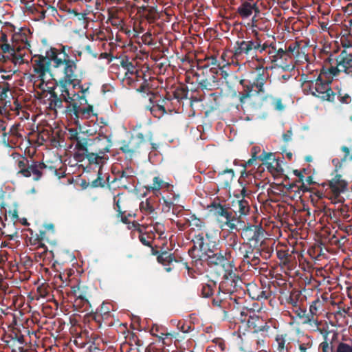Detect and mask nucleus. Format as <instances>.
Returning <instances> with one entry per match:
<instances>
[{
    "mask_svg": "<svg viewBox=\"0 0 352 352\" xmlns=\"http://www.w3.org/2000/svg\"><path fill=\"white\" fill-rule=\"evenodd\" d=\"M78 113H72L75 119L89 118L91 116H97V113H94L93 106L88 104L87 107H79L77 109Z\"/></svg>",
    "mask_w": 352,
    "mask_h": 352,
    "instance_id": "obj_49",
    "label": "nucleus"
},
{
    "mask_svg": "<svg viewBox=\"0 0 352 352\" xmlns=\"http://www.w3.org/2000/svg\"><path fill=\"white\" fill-rule=\"evenodd\" d=\"M74 307L78 310L82 309V311H87L91 307V304L89 298H87L86 302L81 299L75 298Z\"/></svg>",
    "mask_w": 352,
    "mask_h": 352,
    "instance_id": "obj_56",
    "label": "nucleus"
},
{
    "mask_svg": "<svg viewBox=\"0 0 352 352\" xmlns=\"http://www.w3.org/2000/svg\"><path fill=\"white\" fill-rule=\"evenodd\" d=\"M254 42L257 44H258V47H256V55L254 56L257 57V52L263 53V52H266V53L268 54V51L270 48H271L272 45H274L276 43H270L265 42L264 43H261L262 41L259 36V33L254 31Z\"/></svg>",
    "mask_w": 352,
    "mask_h": 352,
    "instance_id": "obj_43",
    "label": "nucleus"
},
{
    "mask_svg": "<svg viewBox=\"0 0 352 352\" xmlns=\"http://www.w3.org/2000/svg\"><path fill=\"white\" fill-rule=\"evenodd\" d=\"M120 64L124 69L127 71V72L131 74L137 73V72L135 70L134 65L132 62L129 61L126 56L121 59Z\"/></svg>",
    "mask_w": 352,
    "mask_h": 352,
    "instance_id": "obj_57",
    "label": "nucleus"
},
{
    "mask_svg": "<svg viewBox=\"0 0 352 352\" xmlns=\"http://www.w3.org/2000/svg\"><path fill=\"white\" fill-rule=\"evenodd\" d=\"M302 300V292L296 289H292L289 296L285 297L286 303L292 305L294 308L301 305Z\"/></svg>",
    "mask_w": 352,
    "mask_h": 352,
    "instance_id": "obj_37",
    "label": "nucleus"
},
{
    "mask_svg": "<svg viewBox=\"0 0 352 352\" xmlns=\"http://www.w3.org/2000/svg\"><path fill=\"white\" fill-rule=\"evenodd\" d=\"M240 236L243 239V243L257 245L262 239L264 235V229L260 225L252 224L247 222L245 226L241 228Z\"/></svg>",
    "mask_w": 352,
    "mask_h": 352,
    "instance_id": "obj_10",
    "label": "nucleus"
},
{
    "mask_svg": "<svg viewBox=\"0 0 352 352\" xmlns=\"http://www.w3.org/2000/svg\"><path fill=\"white\" fill-rule=\"evenodd\" d=\"M53 62L52 78L59 89L60 93L67 91L68 86L73 85L76 87V81L78 78L77 59L64 53L60 54L55 47L54 55L52 57Z\"/></svg>",
    "mask_w": 352,
    "mask_h": 352,
    "instance_id": "obj_2",
    "label": "nucleus"
},
{
    "mask_svg": "<svg viewBox=\"0 0 352 352\" xmlns=\"http://www.w3.org/2000/svg\"><path fill=\"white\" fill-rule=\"evenodd\" d=\"M227 245L232 250L239 252L241 248L243 247V243H240L239 241L238 236L236 233L230 234L226 240Z\"/></svg>",
    "mask_w": 352,
    "mask_h": 352,
    "instance_id": "obj_48",
    "label": "nucleus"
},
{
    "mask_svg": "<svg viewBox=\"0 0 352 352\" xmlns=\"http://www.w3.org/2000/svg\"><path fill=\"white\" fill-rule=\"evenodd\" d=\"M133 177V170L131 168H127L122 172L118 173V175L111 181V183H113L118 180L121 183L124 188H126L127 184L130 183L128 179H131Z\"/></svg>",
    "mask_w": 352,
    "mask_h": 352,
    "instance_id": "obj_36",
    "label": "nucleus"
},
{
    "mask_svg": "<svg viewBox=\"0 0 352 352\" xmlns=\"http://www.w3.org/2000/svg\"><path fill=\"white\" fill-rule=\"evenodd\" d=\"M294 311L296 316L301 320L302 324L313 326L309 314L307 312L306 307L300 305L294 307Z\"/></svg>",
    "mask_w": 352,
    "mask_h": 352,
    "instance_id": "obj_39",
    "label": "nucleus"
},
{
    "mask_svg": "<svg viewBox=\"0 0 352 352\" xmlns=\"http://www.w3.org/2000/svg\"><path fill=\"white\" fill-rule=\"evenodd\" d=\"M214 245L204 255H197L198 260L205 261L207 264L211 267H221L225 271L228 270L230 265V261L223 255L221 251L217 249L214 250Z\"/></svg>",
    "mask_w": 352,
    "mask_h": 352,
    "instance_id": "obj_12",
    "label": "nucleus"
},
{
    "mask_svg": "<svg viewBox=\"0 0 352 352\" xmlns=\"http://www.w3.org/2000/svg\"><path fill=\"white\" fill-rule=\"evenodd\" d=\"M154 238V234L146 233L139 235L140 241L145 246L151 247V241Z\"/></svg>",
    "mask_w": 352,
    "mask_h": 352,
    "instance_id": "obj_61",
    "label": "nucleus"
},
{
    "mask_svg": "<svg viewBox=\"0 0 352 352\" xmlns=\"http://www.w3.org/2000/svg\"><path fill=\"white\" fill-rule=\"evenodd\" d=\"M210 212H212L215 217L220 228L223 229L224 222L230 217V214L232 212L231 208L226 205H223L215 201L210 204Z\"/></svg>",
    "mask_w": 352,
    "mask_h": 352,
    "instance_id": "obj_17",
    "label": "nucleus"
},
{
    "mask_svg": "<svg viewBox=\"0 0 352 352\" xmlns=\"http://www.w3.org/2000/svg\"><path fill=\"white\" fill-rule=\"evenodd\" d=\"M336 175L331 179L328 181L326 184L328 186L331 194V199H333L336 202H343L344 198L341 194L347 190L348 182L343 179L342 175L338 174L337 168L335 169Z\"/></svg>",
    "mask_w": 352,
    "mask_h": 352,
    "instance_id": "obj_13",
    "label": "nucleus"
},
{
    "mask_svg": "<svg viewBox=\"0 0 352 352\" xmlns=\"http://www.w3.org/2000/svg\"><path fill=\"white\" fill-rule=\"evenodd\" d=\"M217 289V284L214 281L210 280L208 283H202L199 289L200 295L203 298H211L214 295Z\"/></svg>",
    "mask_w": 352,
    "mask_h": 352,
    "instance_id": "obj_35",
    "label": "nucleus"
},
{
    "mask_svg": "<svg viewBox=\"0 0 352 352\" xmlns=\"http://www.w3.org/2000/svg\"><path fill=\"white\" fill-rule=\"evenodd\" d=\"M188 94V89L186 87H178L173 91V94H171L173 100L175 99L177 104L180 103V101L187 99Z\"/></svg>",
    "mask_w": 352,
    "mask_h": 352,
    "instance_id": "obj_51",
    "label": "nucleus"
},
{
    "mask_svg": "<svg viewBox=\"0 0 352 352\" xmlns=\"http://www.w3.org/2000/svg\"><path fill=\"white\" fill-rule=\"evenodd\" d=\"M68 138L75 143V148L77 150L76 154H85L89 150L88 147L93 145V140L89 138L87 133L78 131L76 129L68 130Z\"/></svg>",
    "mask_w": 352,
    "mask_h": 352,
    "instance_id": "obj_11",
    "label": "nucleus"
},
{
    "mask_svg": "<svg viewBox=\"0 0 352 352\" xmlns=\"http://www.w3.org/2000/svg\"><path fill=\"white\" fill-rule=\"evenodd\" d=\"M284 50L287 54V58L289 61L292 57L297 58L300 54V43L298 41H293L288 45H284Z\"/></svg>",
    "mask_w": 352,
    "mask_h": 352,
    "instance_id": "obj_40",
    "label": "nucleus"
},
{
    "mask_svg": "<svg viewBox=\"0 0 352 352\" xmlns=\"http://www.w3.org/2000/svg\"><path fill=\"white\" fill-rule=\"evenodd\" d=\"M75 158L78 161H82L87 158L89 164H98L99 160L102 159V156L94 151L89 152L88 150L85 154H75Z\"/></svg>",
    "mask_w": 352,
    "mask_h": 352,
    "instance_id": "obj_38",
    "label": "nucleus"
},
{
    "mask_svg": "<svg viewBox=\"0 0 352 352\" xmlns=\"http://www.w3.org/2000/svg\"><path fill=\"white\" fill-rule=\"evenodd\" d=\"M187 221L189 223V226L197 228L199 230L205 226L204 221L201 219L197 218L195 214H191L189 218L187 219Z\"/></svg>",
    "mask_w": 352,
    "mask_h": 352,
    "instance_id": "obj_55",
    "label": "nucleus"
},
{
    "mask_svg": "<svg viewBox=\"0 0 352 352\" xmlns=\"http://www.w3.org/2000/svg\"><path fill=\"white\" fill-rule=\"evenodd\" d=\"M157 260L160 263L164 266L165 270L168 272L172 270L173 267L171 265H173V263L177 262L175 256L166 251H164L159 254L157 256Z\"/></svg>",
    "mask_w": 352,
    "mask_h": 352,
    "instance_id": "obj_33",
    "label": "nucleus"
},
{
    "mask_svg": "<svg viewBox=\"0 0 352 352\" xmlns=\"http://www.w3.org/2000/svg\"><path fill=\"white\" fill-rule=\"evenodd\" d=\"M249 176L250 175L245 171V169L244 168L241 171V176L238 181L239 184L242 187L241 190V199H239L240 196L238 195L236 196L237 200L236 201H232V206L234 208L232 211L236 214L240 215L241 217L247 216L250 210L249 202L244 199L245 197L250 195L252 192V190H248L245 186L248 183L246 178H248Z\"/></svg>",
    "mask_w": 352,
    "mask_h": 352,
    "instance_id": "obj_7",
    "label": "nucleus"
},
{
    "mask_svg": "<svg viewBox=\"0 0 352 352\" xmlns=\"http://www.w3.org/2000/svg\"><path fill=\"white\" fill-rule=\"evenodd\" d=\"M192 242L193 246L189 250L188 253L192 258L197 257L194 255L196 250H199L201 253V255H204L212 248L211 245L206 242L203 233L195 234L192 239Z\"/></svg>",
    "mask_w": 352,
    "mask_h": 352,
    "instance_id": "obj_22",
    "label": "nucleus"
},
{
    "mask_svg": "<svg viewBox=\"0 0 352 352\" xmlns=\"http://www.w3.org/2000/svg\"><path fill=\"white\" fill-rule=\"evenodd\" d=\"M328 333L325 331V334L324 335V341L319 345V349L322 352H352V344L343 341H337L335 343H333L331 341L329 343L327 340Z\"/></svg>",
    "mask_w": 352,
    "mask_h": 352,
    "instance_id": "obj_14",
    "label": "nucleus"
},
{
    "mask_svg": "<svg viewBox=\"0 0 352 352\" xmlns=\"http://www.w3.org/2000/svg\"><path fill=\"white\" fill-rule=\"evenodd\" d=\"M236 256L241 259V263L243 265H250L254 267V263L256 261L254 245L243 243L239 252L236 253Z\"/></svg>",
    "mask_w": 352,
    "mask_h": 352,
    "instance_id": "obj_23",
    "label": "nucleus"
},
{
    "mask_svg": "<svg viewBox=\"0 0 352 352\" xmlns=\"http://www.w3.org/2000/svg\"><path fill=\"white\" fill-rule=\"evenodd\" d=\"M71 294H72L76 298L81 299L85 302L87 301V298H89L91 296L89 288L81 283H78L77 285L71 287Z\"/></svg>",
    "mask_w": 352,
    "mask_h": 352,
    "instance_id": "obj_32",
    "label": "nucleus"
},
{
    "mask_svg": "<svg viewBox=\"0 0 352 352\" xmlns=\"http://www.w3.org/2000/svg\"><path fill=\"white\" fill-rule=\"evenodd\" d=\"M49 94L48 108L55 111L60 110L63 113L71 116H72V113H78V108L87 103L85 96H80L75 93L71 94L68 89H67L66 92H61L58 95L54 91V89L51 88Z\"/></svg>",
    "mask_w": 352,
    "mask_h": 352,
    "instance_id": "obj_3",
    "label": "nucleus"
},
{
    "mask_svg": "<svg viewBox=\"0 0 352 352\" xmlns=\"http://www.w3.org/2000/svg\"><path fill=\"white\" fill-rule=\"evenodd\" d=\"M250 296L253 299L258 301H263L267 300L271 298L272 295V292L271 290V287L270 285H262V287H258L256 285H249V288L248 289Z\"/></svg>",
    "mask_w": 352,
    "mask_h": 352,
    "instance_id": "obj_19",
    "label": "nucleus"
},
{
    "mask_svg": "<svg viewBox=\"0 0 352 352\" xmlns=\"http://www.w3.org/2000/svg\"><path fill=\"white\" fill-rule=\"evenodd\" d=\"M324 304L325 301L324 299L321 300L319 298H317L315 300H314L309 305V314L311 318L312 324L317 327L320 324L318 320V317L322 313L324 310Z\"/></svg>",
    "mask_w": 352,
    "mask_h": 352,
    "instance_id": "obj_24",
    "label": "nucleus"
},
{
    "mask_svg": "<svg viewBox=\"0 0 352 352\" xmlns=\"http://www.w3.org/2000/svg\"><path fill=\"white\" fill-rule=\"evenodd\" d=\"M151 104H153L152 111H160L159 116H163L166 114L167 111L172 112L175 109L172 96L170 93H167L164 98H160L156 101L154 100V102Z\"/></svg>",
    "mask_w": 352,
    "mask_h": 352,
    "instance_id": "obj_21",
    "label": "nucleus"
},
{
    "mask_svg": "<svg viewBox=\"0 0 352 352\" xmlns=\"http://www.w3.org/2000/svg\"><path fill=\"white\" fill-rule=\"evenodd\" d=\"M195 76L197 78V81L201 89H206L209 91L214 90L219 87V84H211L210 79L208 77L201 78V75L199 73H195Z\"/></svg>",
    "mask_w": 352,
    "mask_h": 352,
    "instance_id": "obj_46",
    "label": "nucleus"
},
{
    "mask_svg": "<svg viewBox=\"0 0 352 352\" xmlns=\"http://www.w3.org/2000/svg\"><path fill=\"white\" fill-rule=\"evenodd\" d=\"M243 284L241 278L235 274H229V276H226L225 279L219 284V289L221 292H226L230 296L236 292L239 288H241Z\"/></svg>",
    "mask_w": 352,
    "mask_h": 352,
    "instance_id": "obj_16",
    "label": "nucleus"
},
{
    "mask_svg": "<svg viewBox=\"0 0 352 352\" xmlns=\"http://www.w3.org/2000/svg\"><path fill=\"white\" fill-rule=\"evenodd\" d=\"M149 144L151 146L152 151L157 149V144L153 142V132L149 124H145L141 127V131L138 132L135 135L131 136L128 142L123 141L120 150L129 157H132L133 154L140 153V150L144 149Z\"/></svg>",
    "mask_w": 352,
    "mask_h": 352,
    "instance_id": "obj_4",
    "label": "nucleus"
},
{
    "mask_svg": "<svg viewBox=\"0 0 352 352\" xmlns=\"http://www.w3.org/2000/svg\"><path fill=\"white\" fill-rule=\"evenodd\" d=\"M267 68L263 65L256 67L255 76L252 81L242 79L240 85L243 91L239 93V101L241 105L250 104L255 108L261 107L263 102L270 96L265 94V84L268 79Z\"/></svg>",
    "mask_w": 352,
    "mask_h": 352,
    "instance_id": "obj_1",
    "label": "nucleus"
},
{
    "mask_svg": "<svg viewBox=\"0 0 352 352\" xmlns=\"http://www.w3.org/2000/svg\"><path fill=\"white\" fill-rule=\"evenodd\" d=\"M27 168L30 172V177L33 175V179L34 181H38L43 177V170L47 168V166L43 162H40L31 159V162L29 163Z\"/></svg>",
    "mask_w": 352,
    "mask_h": 352,
    "instance_id": "obj_30",
    "label": "nucleus"
},
{
    "mask_svg": "<svg viewBox=\"0 0 352 352\" xmlns=\"http://www.w3.org/2000/svg\"><path fill=\"white\" fill-rule=\"evenodd\" d=\"M18 47L19 46H17L14 43H12V45H10L8 43H1V44L0 43V48H1V51L3 53L8 54L7 56H10L12 52H14L15 50H16V49H18Z\"/></svg>",
    "mask_w": 352,
    "mask_h": 352,
    "instance_id": "obj_58",
    "label": "nucleus"
},
{
    "mask_svg": "<svg viewBox=\"0 0 352 352\" xmlns=\"http://www.w3.org/2000/svg\"><path fill=\"white\" fill-rule=\"evenodd\" d=\"M258 46V44L254 42V36L239 38L230 50L232 58L241 61L250 57L254 58L256 55V47Z\"/></svg>",
    "mask_w": 352,
    "mask_h": 352,
    "instance_id": "obj_6",
    "label": "nucleus"
},
{
    "mask_svg": "<svg viewBox=\"0 0 352 352\" xmlns=\"http://www.w3.org/2000/svg\"><path fill=\"white\" fill-rule=\"evenodd\" d=\"M55 47H51L45 55L35 54L32 58L33 76L37 78L41 83L45 82L46 75L48 74L52 78L53 62L52 57L54 55Z\"/></svg>",
    "mask_w": 352,
    "mask_h": 352,
    "instance_id": "obj_5",
    "label": "nucleus"
},
{
    "mask_svg": "<svg viewBox=\"0 0 352 352\" xmlns=\"http://www.w3.org/2000/svg\"><path fill=\"white\" fill-rule=\"evenodd\" d=\"M153 181V184L152 186H148L146 187L147 191L155 193L161 188H165L168 193L174 192L173 190V186L167 182H164L159 177H155Z\"/></svg>",
    "mask_w": 352,
    "mask_h": 352,
    "instance_id": "obj_34",
    "label": "nucleus"
},
{
    "mask_svg": "<svg viewBox=\"0 0 352 352\" xmlns=\"http://www.w3.org/2000/svg\"><path fill=\"white\" fill-rule=\"evenodd\" d=\"M93 144L96 145V148L93 151L100 155H104L109 152L111 146V143L108 140L102 142L101 139H95L93 140Z\"/></svg>",
    "mask_w": 352,
    "mask_h": 352,
    "instance_id": "obj_42",
    "label": "nucleus"
},
{
    "mask_svg": "<svg viewBox=\"0 0 352 352\" xmlns=\"http://www.w3.org/2000/svg\"><path fill=\"white\" fill-rule=\"evenodd\" d=\"M16 342L18 343L17 352H27L28 350L23 346L25 343L24 336L21 333H17Z\"/></svg>",
    "mask_w": 352,
    "mask_h": 352,
    "instance_id": "obj_64",
    "label": "nucleus"
},
{
    "mask_svg": "<svg viewBox=\"0 0 352 352\" xmlns=\"http://www.w3.org/2000/svg\"><path fill=\"white\" fill-rule=\"evenodd\" d=\"M31 236L30 238V241L32 245H36L37 249H43V251L41 252V254H45L47 253V248L43 243L44 241H46L50 243L48 239L46 236L45 230H40L39 233H36L34 235L33 233H31Z\"/></svg>",
    "mask_w": 352,
    "mask_h": 352,
    "instance_id": "obj_26",
    "label": "nucleus"
},
{
    "mask_svg": "<svg viewBox=\"0 0 352 352\" xmlns=\"http://www.w3.org/2000/svg\"><path fill=\"white\" fill-rule=\"evenodd\" d=\"M234 177V170L231 168H227L218 174L217 179L221 188H227L230 187Z\"/></svg>",
    "mask_w": 352,
    "mask_h": 352,
    "instance_id": "obj_31",
    "label": "nucleus"
},
{
    "mask_svg": "<svg viewBox=\"0 0 352 352\" xmlns=\"http://www.w3.org/2000/svg\"><path fill=\"white\" fill-rule=\"evenodd\" d=\"M254 42L257 44H258V47H256V55L254 56L257 57V52L263 53V52H266V53L268 54V51L270 48H271L272 45H274L276 43H270L265 42L264 43H261L262 41L259 36V33L254 31Z\"/></svg>",
    "mask_w": 352,
    "mask_h": 352,
    "instance_id": "obj_44",
    "label": "nucleus"
},
{
    "mask_svg": "<svg viewBox=\"0 0 352 352\" xmlns=\"http://www.w3.org/2000/svg\"><path fill=\"white\" fill-rule=\"evenodd\" d=\"M21 47L19 46L18 49H16V50L12 52L10 56H3V58L5 60H10L15 66L25 63V60L24 59V54L21 52Z\"/></svg>",
    "mask_w": 352,
    "mask_h": 352,
    "instance_id": "obj_41",
    "label": "nucleus"
},
{
    "mask_svg": "<svg viewBox=\"0 0 352 352\" xmlns=\"http://www.w3.org/2000/svg\"><path fill=\"white\" fill-rule=\"evenodd\" d=\"M257 158L261 162H266L270 163H272L276 160L275 156L272 153L263 152Z\"/></svg>",
    "mask_w": 352,
    "mask_h": 352,
    "instance_id": "obj_63",
    "label": "nucleus"
},
{
    "mask_svg": "<svg viewBox=\"0 0 352 352\" xmlns=\"http://www.w3.org/2000/svg\"><path fill=\"white\" fill-rule=\"evenodd\" d=\"M322 68L321 73L316 77L313 87L309 90L311 95L320 98L322 100L332 102L334 100L336 94L330 87L331 80H324L321 77L322 73H325Z\"/></svg>",
    "mask_w": 352,
    "mask_h": 352,
    "instance_id": "obj_8",
    "label": "nucleus"
},
{
    "mask_svg": "<svg viewBox=\"0 0 352 352\" xmlns=\"http://www.w3.org/2000/svg\"><path fill=\"white\" fill-rule=\"evenodd\" d=\"M249 309H243L240 312L239 320L241 324L247 327L250 330H252L253 333L258 332H268L270 329V326L267 322L260 318L258 316L254 314L252 316H248Z\"/></svg>",
    "mask_w": 352,
    "mask_h": 352,
    "instance_id": "obj_9",
    "label": "nucleus"
},
{
    "mask_svg": "<svg viewBox=\"0 0 352 352\" xmlns=\"http://www.w3.org/2000/svg\"><path fill=\"white\" fill-rule=\"evenodd\" d=\"M292 252L293 251L289 253V250H277L276 254L283 265H289L293 259Z\"/></svg>",
    "mask_w": 352,
    "mask_h": 352,
    "instance_id": "obj_52",
    "label": "nucleus"
},
{
    "mask_svg": "<svg viewBox=\"0 0 352 352\" xmlns=\"http://www.w3.org/2000/svg\"><path fill=\"white\" fill-rule=\"evenodd\" d=\"M287 54L286 50L283 47V43L278 42L275 43L274 45H272L268 51L269 60L272 64L278 65H285L289 61L287 58Z\"/></svg>",
    "mask_w": 352,
    "mask_h": 352,
    "instance_id": "obj_15",
    "label": "nucleus"
},
{
    "mask_svg": "<svg viewBox=\"0 0 352 352\" xmlns=\"http://www.w3.org/2000/svg\"><path fill=\"white\" fill-rule=\"evenodd\" d=\"M151 85L148 82V80L144 78L142 83L137 89V91L142 94H145L147 96H150L149 101L151 103L154 102V100L156 99L157 95L155 94L151 90Z\"/></svg>",
    "mask_w": 352,
    "mask_h": 352,
    "instance_id": "obj_47",
    "label": "nucleus"
},
{
    "mask_svg": "<svg viewBox=\"0 0 352 352\" xmlns=\"http://www.w3.org/2000/svg\"><path fill=\"white\" fill-rule=\"evenodd\" d=\"M211 304L213 307L220 308L223 310L227 308L228 305H231L232 304L234 305V304L239 305L235 298L230 296L226 292L220 291L219 287L217 293L212 297Z\"/></svg>",
    "mask_w": 352,
    "mask_h": 352,
    "instance_id": "obj_18",
    "label": "nucleus"
},
{
    "mask_svg": "<svg viewBox=\"0 0 352 352\" xmlns=\"http://www.w3.org/2000/svg\"><path fill=\"white\" fill-rule=\"evenodd\" d=\"M286 334H279L276 337V341L277 342V349L279 352H283L285 349L286 343Z\"/></svg>",
    "mask_w": 352,
    "mask_h": 352,
    "instance_id": "obj_59",
    "label": "nucleus"
},
{
    "mask_svg": "<svg viewBox=\"0 0 352 352\" xmlns=\"http://www.w3.org/2000/svg\"><path fill=\"white\" fill-rule=\"evenodd\" d=\"M260 248L262 254V258L267 260L271 257L272 254L273 253V249L272 248L267 247L261 243Z\"/></svg>",
    "mask_w": 352,
    "mask_h": 352,
    "instance_id": "obj_62",
    "label": "nucleus"
},
{
    "mask_svg": "<svg viewBox=\"0 0 352 352\" xmlns=\"http://www.w3.org/2000/svg\"><path fill=\"white\" fill-rule=\"evenodd\" d=\"M140 208L145 214H151L155 211V208L151 199H146L144 201H142L140 205Z\"/></svg>",
    "mask_w": 352,
    "mask_h": 352,
    "instance_id": "obj_53",
    "label": "nucleus"
},
{
    "mask_svg": "<svg viewBox=\"0 0 352 352\" xmlns=\"http://www.w3.org/2000/svg\"><path fill=\"white\" fill-rule=\"evenodd\" d=\"M245 223L243 217H241L240 215L236 214L235 213L233 214L232 212L230 217L224 222L223 229L228 228L231 231L235 230L239 232L241 228L245 226Z\"/></svg>",
    "mask_w": 352,
    "mask_h": 352,
    "instance_id": "obj_29",
    "label": "nucleus"
},
{
    "mask_svg": "<svg viewBox=\"0 0 352 352\" xmlns=\"http://www.w3.org/2000/svg\"><path fill=\"white\" fill-rule=\"evenodd\" d=\"M336 60L342 72L352 76V53H348L346 50H343L336 56Z\"/></svg>",
    "mask_w": 352,
    "mask_h": 352,
    "instance_id": "obj_25",
    "label": "nucleus"
},
{
    "mask_svg": "<svg viewBox=\"0 0 352 352\" xmlns=\"http://www.w3.org/2000/svg\"><path fill=\"white\" fill-rule=\"evenodd\" d=\"M253 11L256 13L260 12L256 3L253 1H245L238 7L236 12L242 19H247L252 14Z\"/></svg>",
    "mask_w": 352,
    "mask_h": 352,
    "instance_id": "obj_27",
    "label": "nucleus"
},
{
    "mask_svg": "<svg viewBox=\"0 0 352 352\" xmlns=\"http://www.w3.org/2000/svg\"><path fill=\"white\" fill-rule=\"evenodd\" d=\"M272 27L271 21L267 18L263 17L258 19V23L255 25L256 29L252 30V33L254 36V31L258 33L259 31L267 32Z\"/></svg>",
    "mask_w": 352,
    "mask_h": 352,
    "instance_id": "obj_50",
    "label": "nucleus"
},
{
    "mask_svg": "<svg viewBox=\"0 0 352 352\" xmlns=\"http://www.w3.org/2000/svg\"><path fill=\"white\" fill-rule=\"evenodd\" d=\"M29 34V30L21 28L19 30V32H15L12 34V41L17 46H21L23 49H28L31 47L28 41Z\"/></svg>",
    "mask_w": 352,
    "mask_h": 352,
    "instance_id": "obj_28",
    "label": "nucleus"
},
{
    "mask_svg": "<svg viewBox=\"0 0 352 352\" xmlns=\"http://www.w3.org/2000/svg\"><path fill=\"white\" fill-rule=\"evenodd\" d=\"M11 157L17 169L16 174L24 177H30V172L27 166H28L29 163L31 162V159L16 152L12 153Z\"/></svg>",
    "mask_w": 352,
    "mask_h": 352,
    "instance_id": "obj_20",
    "label": "nucleus"
},
{
    "mask_svg": "<svg viewBox=\"0 0 352 352\" xmlns=\"http://www.w3.org/2000/svg\"><path fill=\"white\" fill-rule=\"evenodd\" d=\"M103 307H99L96 312L91 314L90 317L96 323V327L100 328L102 322L107 320L101 314V311Z\"/></svg>",
    "mask_w": 352,
    "mask_h": 352,
    "instance_id": "obj_54",
    "label": "nucleus"
},
{
    "mask_svg": "<svg viewBox=\"0 0 352 352\" xmlns=\"http://www.w3.org/2000/svg\"><path fill=\"white\" fill-rule=\"evenodd\" d=\"M254 42L257 44H258V47H256V55L254 56L257 57V52L263 53V52H266V53L268 54V51L270 48H271L272 45H274L276 43H270L265 42L264 43H261L262 41L259 36V33L254 31Z\"/></svg>",
    "mask_w": 352,
    "mask_h": 352,
    "instance_id": "obj_45",
    "label": "nucleus"
},
{
    "mask_svg": "<svg viewBox=\"0 0 352 352\" xmlns=\"http://www.w3.org/2000/svg\"><path fill=\"white\" fill-rule=\"evenodd\" d=\"M2 340L6 343V346L12 349V352H17L18 343L15 340H12L10 336H4Z\"/></svg>",
    "mask_w": 352,
    "mask_h": 352,
    "instance_id": "obj_60",
    "label": "nucleus"
}]
</instances>
